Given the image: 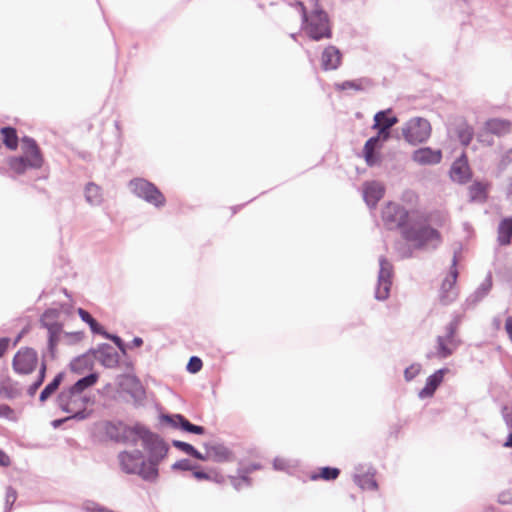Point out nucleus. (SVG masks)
Returning a JSON list of instances; mask_svg holds the SVG:
<instances>
[{
  "label": "nucleus",
  "mask_w": 512,
  "mask_h": 512,
  "mask_svg": "<svg viewBox=\"0 0 512 512\" xmlns=\"http://www.w3.org/2000/svg\"><path fill=\"white\" fill-rule=\"evenodd\" d=\"M60 310L56 308L47 309L40 318L41 325L48 330L47 349L42 354V361L39 367L36 380L27 388V394L33 397L39 387L43 384L46 376L47 364L46 357L51 359L55 357L56 347L60 342L62 335V324L59 322Z\"/></svg>",
  "instance_id": "nucleus-1"
},
{
  "label": "nucleus",
  "mask_w": 512,
  "mask_h": 512,
  "mask_svg": "<svg viewBox=\"0 0 512 512\" xmlns=\"http://www.w3.org/2000/svg\"><path fill=\"white\" fill-rule=\"evenodd\" d=\"M401 235L413 248L419 250H434L442 242L439 231L432 228L428 219L418 212L411 213L408 223L401 230Z\"/></svg>",
  "instance_id": "nucleus-2"
},
{
  "label": "nucleus",
  "mask_w": 512,
  "mask_h": 512,
  "mask_svg": "<svg viewBox=\"0 0 512 512\" xmlns=\"http://www.w3.org/2000/svg\"><path fill=\"white\" fill-rule=\"evenodd\" d=\"M129 435H136V443L141 440L143 448L148 454V471L145 472L144 480L154 482L158 478V465L166 457L169 446L157 434L151 432L141 424H136L134 430H128Z\"/></svg>",
  "instance_id": "nucleus-3"
},
{
  "label": "nucleus",
  "mask_w": 512,
  "mask_h": 512,
  "mask_svg": "<svg viewBox=\"0 0 512 512\" xmlns=\"http://www.w3.org/2000/svg\"><path fill=\"white\" fill-rule=\"evenodd\" d=\"M292 6L300 13L302 28L308 37L314 41L330 39L332 37V28L328 14L321 8L319 0H309L308 8L300 1H296Z\"/></svg>",
  "instance_id": "nucleus-4"
},
{
  "label": "nucleus",
  "mask_w": 512,
  "mask_h": 512,
  "mask_svg": "<svg viewBox=\"0 0 512 512\" xmlns=\"http://www.w3.org/2000/svg\"><path fill=\"white\" fill-rule=\"evenodd\" d=\"M21 142L22 155L7 159L9 170L16 175H23L30 169H39L44 162L40 148L34 139L25 136Z\"/></svg>",
  "instance_id": "nucleus-5"
},
{
  "label": "nucleus",
  "mask_w": 512,
  "mask_h": 512,
  "mask_svg": "<svg viewBox=\"0 0 512 512\" xmlns=\"http://www.w3.org/2000/svg\"><path fill=\"white\" fill-rule=\"evenodd\" d=\"M88 401V397L70 388L61 391L57 397L59 408L63 412L70 414V418L76 420H84L87 418L88 413L86 412V405Z\"/></svg>",
  "instance_id": "nucleus-6"
},
{
  "label": "nucleus",
  "mask_w": 512,
  "mask_h": 512,
  "mask_svg": "<svg viewBox=\"0 0 512 512\" xmlns=\"http://www.w3.org/2000/svg\"><path fill=\"white\" fill-rule=\"evenodd\" d=\"M129 190L138 198L161 208L166 203L163 193L150 181L144 178H134L128 183Z\"/></svg>",
  "instance_id": "nucleus-7"
},
{
  "label": "nucleus",
  "mask_w": 512,
  "mask_h": 512,
  "mask_svg": "<svg viewBox=\"0 0 512 512\" xmlns=\"http://www.w3.org/2000/svg\"><path fill=\"white\" fill-rule=\"evenodd\" d=\"M458 328L457 320L451 321L445 327V334L436 338V346L434 356L438 359H446L450 357L460 345V340L456 337Z\"/></svg>",
  "instance_id": "nucleus-8"
},
{
  "label": "nucleus",
  "mask_w": 512,
  "mask_h": 512,
  "mask_svg": "<svg viewBox=\"0 0 512 512\" xmlns=\"http://www.w3.org/2000/svg\"><path fill=\"white\" fill-rule=\"evenodd\" d=\"M402 135L404 139L412 145L423 143L428 140L431 135V125L429 121L424 118H412L402 127Z\"/></svg>",
  "instance_id": "nucleus-9"
},
{
  "label": "nucleus",
  "mask_w": 512,
  "mask_h": 512,
  "mask_svg": "<svg viewBox=\"0 0 512 512\" xmlns=\"http://www.w3.org/2000/svg\"><path fill=\"white\" fill-rule=\"evenodd\" d=\"M118 460L121 469L127 474H137L144 480L148 471V463L140 450L123 451L119 453Z\"/></svg>",
  "instance_id": "nucleus-10"
},
{
  "label": "nucleus",
  "mask_w": 512,
  "mask_h": 512,
  "mask_svg": "<svg viewBox=\"0 0 512 512\" xmlns=\"http://www.w3.org/2000/svg\"><path fill=\"white\" fill-rule=\"evenodd\" d=\"M411 213H409L400 204L389 202L382 209V220L385 227L389 230L400 229L409 221Z\"/></svg>",
  "instance_id": "nucleus-11"
},
{
  "label": "nucleus",
  "mask_w": 512,
  "mask_h": 512,
  "mask_svg": "<svg viewBox=\"0 0 512 512\" xmlns=\"http://www.w3.org/2000/svg\"><path fill=\"white\" fill-rule=\"evenodd\" d=\"M38 353L30 347L21 348L13 357L12 366L19 375L31 374L38 366Z\"/></svg>",
  "instance_id": "nucleus-12"
},
{
  "label": "nucleus",
  "mask_w": 512,
  "mask_h": 512,
  "mask_svg": "<svg viewBox=\"0 0 512 512\" xmlns=\"http://www.w3.org/2000/svg\"><path fill=\"white\" fill-rule=\"evenodd\" d=\"M393 266L385 258H379L378 281L375 289V298L379 301L386 300L389 297L392 285Z\"/></svg>",
  "instance_id": "nucleus-13"
},
{
  "label": "nucleus",
  "mask_w": 512,
  "mask_h": 512,
  "mask_svg": "<svg viewBox=\"0 0 512 512\" xmlns=\"http://www.w3.org/2000/svg\"><path fill=\"white\" fill-rule=\"evenodd\" d=\"M353 481L362 490L376 491L378 489V484L375 480V470L371 466H357L353 475Z\"/></svg>",
  "instance_id": "nucleus-14"
},
{
  "label": "nucleus",
  "mask_w": 512,
  "mask_h": 512,
  "mask_svg": "<svg viewBox=\"0 0 512 512\" xmlns=\"http://www.w3.org/2000/svg\"><path fill=\"white\" fill-rule=\"evenodd\" d=\"M134 426H127L122 422L118 423H107L106 433L107 435L117 441L136 445V435H129L128 430H134Z\"/></svg>",
  "instance_id": "nucleus-15"
},
{
  "label": "nucleus",
  "mask_w": 512,
  "mask_h": 512,
  "mask_svg": "<svg viewBox=\"0 0 512 512\" xmlns=\"http://www.w3.org/2000/svg\"><path fill=\"white\" fill-rule=\"evenodd\" d=\"M457 264V254L454 253L452 259V269L450 272V276L445 278L441 285V294L440 299L443 304H449L456 298V292L454 291V285L456 283V279L458 276V271L455 268Z\"/></svg>",
  "instance_id": "nucleus-16"
},
{
  "label": "nucleus",
  "mask_w": 512,
  "mask_h": 512,
  "mask_svg": "<svg viewBox=\"0 0 512 512\" xmlns=\"http://www.w3.org/2000/svg\"><path fill=\"white\" fill-rule=\"evenodd\" d=\"M391 110L379 111L374 116L373 129H377L378 133L382 135V141H386L390 137V129L398 123L396 116H388Z\"/></svg>",
  "instance_id": "nucleus-17"
},
{
  "label": "nucleus",
  "mask_w": 512,
  "mask_h": 512,
  "mask_svg": "<svg viewBox=\"0 0 512 512\" xmlns=\"http://www.w3.org/2000/svg\"><path fill=\"white\" fill-rule=\"evenodd\" d=\"M411 158L419 165H437L442 160V151L440 149L422 147L415 150Z\"/></svg>",
  "instance_id": "nucleus-18"
},
{
  "label": "nucleus",
  "mask_w": 512,
  "mask_h": 512,
  "mask_svg": "<svg viewBox=\"0 0 512 512\" xmlns=\"http://www.w3.org/2000/svg\"><path fill=\"white\" fill-rule=\"evenodd\" d=\"M341 61L342 53L334 45H328L321 54V68L325 71L338 69Z\"/></svg>",
  "instance_id": "nucleus-19"
},
{
  "label": "nucleus",
  "mask_w": 512,
  "mask_h": 512,
  "mask_svg": "<svg viewBox=\"0 0 512 512\" xmlns=\"http://www.w3.org/2000/svg\"><path fill=\"white\" fill-rule=\"evenodd\" d=\"M448 372L447 368H441L437 371H435L432 375H430L427 380L424 388H422L419 393L418 397L420 399H426L429 397H432L437 390V388L440 386V384L443 381V378L445 374Z\"/></svg>",
  "instance_id": "nucleus-20"
},
{
  "label": "nucleus",
  "mask_w": 512,
  "mask_h": 512,
  "mask_svg": "<svg viewBox=\"0 0 512 512\" xmlns=\"http://www.w3.org/2000/svg\"><path fill=\"white\" fill-rule=\"evenodd\" d=\"M95 357L106 368H114L119 363L117 351L109 344H101L95 352Z\"/></svg>",
  "instance_id": "nucleus-21"
},
{
  "label": "nucleus",
  "mask_w": 512,
  "mask_h": 512,
  "mask_svg": "<svg viewBox=\"0 0 512 512\" xmlns=\"http://www.w3.org/2000/svg\"><path fill=\"white\" fill-rule=\"evenodd\" d=\"M451 179L458 183H466L470 178V171L466 156L462 154L457 158L450 170Z\"/></svg>",
  "instance_id": "nucleus-22"
},
{
  "label": "nucleus",
  "mask_w": 512,
  "mask_h": 512,
  "mask_svg": "<svg viewBox=\"0 0 512 512\" xmlns=\"http://www.w3.org/2000/svg\"><path fill=\"white\" fill-rule=\"evenodd\" d=\"M385 192L384 186L376 181L366 183L363 189V198L366 204L374 208L378 201L383 197Z\"/></svg>",
  "instance_id": "nucleus-23"
},
{
  "label": "nucleus",
  "mask_w": 512,
  "mask_h": 512,
  "mask_svg": "<svg viewBox=\"0 0 512 512\" xmlns=\"http://www.w3.org/2000/svg\"><path fill=\"white\" fill-rule=\"evenodd\" d=\"M485 130L497 137L508 135L512 130V124L507 119L491 118L485 122Z\"/></svg>",
  "instance_id": "nucleus-24"
},
{
  "label": "nucleus",
  "mask_w": 512,
  "mask_h": 512,
  "mask_svg": "<svg viewBox=\"0 0 512 512\" xmlns=\"http://www.w3.org/2000/svg\"><path fill=\"white\" fill-rule=\"evenodd\" d=\"M372 86V81L369 78L363 77L355 80H346L341 83L335 84V89L338 91L353 90L356 92L365 91Z\"/></svg>",
  "instance_id": "nucleus-25"
},
{
  "label": "nucleus",
  "mask_w": 512,
  "mask_h": 512,
  "mask_svg": "<svg viewBox=\"0 0 512 512\" xmlns=\"http://www.w3.org/2000/svg\"><path fill=\"white\" fill-rule=\"evenodd\" d=\"M86 202L91 206H99L103 202V193L100 186L93 182L86 184L84 189Z\"/></svg>",
  "instance_id": "nucleus-26"
},
{
  "label": "nucleus",
  "mask_w": 512,
  "mask_h": 512,
  "mask_svg": "<svg viewBox=\"0 0 512 512\" xmlns=\"http://www.w3.org/2000/svg\"><path fill=\"white\" fill-rule=\"evenodd\" d=\"M497 241L499 245L506 246L512 239V217L504 218L498 225Z\"/></svg>",
  "instance_id": "nucleus-27"
},
{
  "label": "nucleus",
  "mask_w": 512,
  "mask_h": 512,
  "mask_svg": "<svg viewBox=\"0 0 512 512\" xmlns=\"http://www.w3.org/2000/svg\"><path fill=\"white\" fill-rule=\"evenodd\" d=\"M492 287L491 277L488 276L479 287L467 298V302L470 305H475L480 302L490 291Z\"/></svg>",
  "instance_id": "nucleus-28"
},
{
  "label": "nucleus",
  "mask_w": 512,
  "mask_h": 512,
  "mask_svg": "<svg viewBox=\"0 0 512 512\" xmlns=\"http://www.w3.org/2000/svg\"><path fill=\"white\" fill-rule=\"evenodd\" d=\"M230 451L228 448H226L223 445H214L207 449V456L206 459L210 458L217 462H223L229 459L230 457Z\"/></svg>",
  "instance_id": "nucleus-29"
},
{
  "label": "nucleus",
  "mask_w": 512,
  "mask_h": 512,
  "mask_svg": "<svg viewBox=\"0 0 512 512\" xmlns=\"http://www.w3.org/2000/svg\"><path fill=\"white\" fill-rule=\"evenodd\" d=\"M64 374L62 372L58 373L54 379L48 383L44 389L41 391L39 400L43 403L45 402L60 386L63 381Z\"/></svg>",
  "instance_id": "nucleus-30"
},
{
  "label": "nucleus",
  "mask_w": 512,
  "mask_h": 512,
  "mask_svg": "<svg viewBox=\"0 0 512 512\" xmlns=\"http://www.w3.org/2000/svg\"><path fill=\"white\" fill-rule=\"evenodd\" d=\"M3 136V143L10 150H15L18 146V136L16 130L12 127H3L0 129Z\"/></svg>",
  "instance_id": "nucleus-31"
},
{
  "label": "nucleus",
  "mask_w": 512,
  "mask_h": 512,
  "mask_svg": "<svg viewBox=\"0 0 512 512\" xmlns=\"http://www.w3.org/2000/svg\"><path fill=\"white\" fill-rule=\"evenodd\" d=\"M172 445L175 448L181 450L182 452H184L198 460H202V461L206 460V457L189 443H186V442H183L180 440H173Z\"/></svg>",
  "instance_id": "nucleus-32"
},
{
  "label": "nucleus",
  "mask_w": 512,
  "mask_h": 512,
  "mask_svg": "<svg viewBox=\"0 0 512 512\" xmlns=\"http://www.w3.org/2000/svg\"><path fill=\"white\" fill-rule=\"evenodd\" d=\"M98 380V375L96 373H91L81 379H79L74 385L70 387L76 392L83 394V391L94 384H96Z\"/></svg>",
  "instance_id": "nucleus-33"
},
{
  "label": "nucleus",
  "mask_w": 512,
  "mask_h": 512,
  "mask_svg": "<svg viewBox=\"0 0 512 512\" xmlns=\"http://www.w3.org/2000/svg\"><path fill=\"white\" fill-rule=\"evenodd\" d=\"M78 314L80 318L89 325L93 333L100 335H102V333H105V329L91 316L89 312L82 308H79Z\"/></svg>",
  "instance_id": "nucleus-34"
},
{
  "label": "nucleus",
  "mask_w": 512,
  "mask_h": 512,
  "mask_svg": "<svg viewBox=\"0 0 512 512\" xmlns=\"http://www.w3.org/2000/svg\"><path fill=\"white\" fill-rule=\"evenodd\" d=\"M177 420L180 422V429L184 432L197 435H203L205 433V428L203 426L192 424L185 417H179Z\"/></svg>",
  "instance_id": "nucleus-35"
},
{
  "label": "nucleus",
  "mask_w": 512,
  "mask_h": 512,
  "mask_svg": "<svg viewBox=\"0 0 512 512\" xmlns=\"http://www.w3.org/2000/svg\"><path fill=\"white\" fill-rule=\"evenodd\" d=\"M340 474V470L338 468H334V467H323L321 469V472L319 475H312L311 479L312 480H317L319 478L321 479H324V480H327V481H331V480H335Z\"/></svg>",
  "instance_id": "nucleus-36"
},
{
  "label": "nucleus",
  "mask_w": 512,
  "mask_h": 512,
  "mask_svg": "<svg viewBox=\"0 0 512 512\" xmlns=\"http://www.w3.org/2000/svg\"><path fill=\"white\" fill-rule=\"evenodd\" d=\"M474 132L470 126H462L458 129V138L462 145L468 146L473 138Z\"/></svg>",
  "instance_id": "nucleus-37"
},
{
  "label": "nucleus",
  "mask_w": 512,
  "mask_h": 512,
  "mask_svg": "<svg viewBox=\"0 0 512 512\" xmlns=\"http://www.w3.org/2000/svg\"><path fill=\"white\" fill-rule=\"evenodd\" d=\"M231 484L239 491L243 487H249L251 485V479L245 474L239 473V476L231 478Z\"/></svg>",
  "instance_id": "nucleus-38"
},
{
  "label": "nucleus",
  "mask_w": 512,
  "mask_h": 512,
  "mask_svg": "<svg viewBox=\"0 0 512 512\" xmlns=\"http://www.w3.org/2000/svg\"><path fill=\"white\" fill-rule=\"evenodd\" d=\"M17 498V492L12 487H8L6 490V498H5V512H9L15 503Z\"/></svg>",
  "instance_id": "nucleus-39"
},
{
  "label": "nucleus",
  "mask_w": 512,
  "mask_h": 512,
  "mask_svg": "<svg viewBox=\"0 0 512 512\" xmlns=\"http://www.w3.org/2000/svg\"><path fill=\"white\" fill-rule=\"evenodd\" d=\"M179 417H184L181 414H166L161 416V421L167 423L172 428L180 429V422L177 420Z\"/></svg>",
  "instance_id": "nucleus-40"
},
{
  "label": "nucleus",
  "mask_w": 512,
  "mask_h": 512,
  "mask_svg": "<svg viewBox=\"0 0 512 512\" xmlns=\"http://www.w3.org/2000/svg\"><path fill=\"white\" fill-rule=\"evenodd\" d=\"M421 371V365L414 363L407 367L404 371V377L406 381L413 380Z\"/></svg>",
  "instance_id": "nucleus-41"
},
{
  "label": "nucleus",
  "mask_w": 512,
  "mask_h": 512,
  "mask_svg": "<svg viewBox=\"0 0 512 512\" xmlns=\"http://www.w3.org/2000/svg\"><path fill=\"white\" fill-rule=\"evenodd\" d=\"M195 465L189 459H181L172 465L173 470L192 471Z\"/></svg>",
  "instance_id": "nucleus-42"
},
{
  "label": "nucleus",
  "mask_w": 512,
  "mask_h": 512,
  "mask_svg": "<svg viewBox=\"0 0 512 512\" xmlns=\"http://www.w3.org/2000/svg\"><path fill=\"white\" fill-rule=\"evenodd\" d=\"M202 360L197 357V356H192L189 361H188V364H187V370L190 372V373H197L201 370L202 368Z\"/></svg>",
  "instance_id": "nucleus-43"
},
{
  "label": "nucleus",
  "mask_w": 512,
  "mask_h": 512,
  "mask_svg": "<svg viewBox=\"0 0 512 512\" xmlns=\"http://www.w3.org/2000/svg\"><path fill=\"white\" fill-rule=\"evenodd\" d=\"M381 140L382 135H380L379 133L376 136L369 138L364 145V151L375 152Z\"/></svg>",
  "instance_id": "nucleus-44"
},
{
  "label": "nucleus",
  "mask_w": 512,
  "mask_h": 512,
  "mask_svg": "<svg viewBox=\"0 0 512 512\" xmlns=\"http://www.w3.org/2000/svg\"><path fill=\"white\" fill-rule=\"evenodd\" d=\"M102 336L106 339L113 341L114 344L119 348V350L121 352H123V353L126 352V346L119 336L110 334L106 330H105V333H102Z\"/></svg>",
  "instance_id": "nucleus-45"
},
{
  "label": "nucleus",
  "mask_w": 512,
  "mask_h": 512,
  "mask_svg": "<svg viewBox=\"0 0 512 512\" xmlns=\"http://www.w3.org/2000/svg\"><path fill=\"white\" fill-rule=\"evenodd\" d=\"M502 417L509 429H512V405H505L502 408Z\"/></svg>",
  "instance_id": "nucleus-46"
},
{
  "label": "nucleus",
  "mask_w": 512,
  "mask_h": 512,
  "mask_svg": "<svg viewBox=\"0 0 512 512\" xmlns=\"http://www.w3.org/2000/svg\"><path fill=\"white\" fill-rule=\"evenodd\" d=\"M510 164H512V148L505 151L499 161V166L501 169L507 168Z\"/></svg>",
  "instance_id": "nucleus-47"
},
{
  "label": "nucleus",
  "mask_w": 512,
  "mask_h": 512,
  "mask_svg": "<svg viewBox=\"0 0 512 512\" xmlns=\"http://www.w3.org/2000/svg\"><path fill=\"white\" fill-rule=\"evenodd\" d=\"M498 502L503 505L511 504L512 503V489L502 491L498 495Z\"/></svg>",
  "instance_id": "nucleus-48"
},
{
  "label": "nucleus",
  "mask_w": 512,
  "mask_h": 512,
  "mask_svg": "<svg viewBox=\"0 0 512 512\" xmlns=\"http://www.w3.org/2000/svg\"><path fill=\"white\" fill-rule=\"evenodd\" d=\"M259 469H261V465L259 463H251L249 465L239 468L238 473H243L246 476H248L250 473Z\"/></svg>",
  "instance_id": "nucleus-49"
},
{
  "label": "nucleus",
  "mask_w": 512,
  "mask_h": 512,
  "mask_svg": "<svg viewBox=\"0 0 512 512\" xmlns=\"http://www.w3.org/2000/svg\"><path fill=\"white\" fill-rule=\"evenodd\" d=\"M273 467L275 470L284 471L289 467V465L287 460L284 458L276 457L273 461Z\"/></svg>",
  "instance_id": "nucleus-50"
},
{
  "label": "nucleus",
  "mask_w": 512,
  "mask_h": 512,
  "mask_svg": "<svg viewBox=\"0 0 512 512\" xmlns=\"http://www.w3.org/2000/svg\"><path fill=\"white\" fill-rule=\"evenodd\" d=\"M364 156H365L366 163L369 166L375 165L377 163V161H378V157H377V154L375 152L364 151Z\"/></svg>",
  "instance_id": "nucleus-51"
},
{
  "label": "nucleus",
  "mask_w": 512,
  "mask_h": 512,
  "mask_svg": "<svg viewBox=\"0 0 512 512\" xmlns=\"http://www.w3.org/2000/svg\"><path fill=\"white\" fill-rule=\"evenodd\" d=\"M133 384H134V391L132 392V396L134 398H140L144 394L143 388H142L141 384L136 380H133Z\"/></svg>",
  "instance_id": "nucleus-52"
},
{
  "label": "nucleus",
  "mask_w": 512,
  "mask_h": 512,
  "mask_svg": "<svg viewBox=\"0 0 512 512\" xmlns=\"http://www.w3.org/2000/svg\"><path fill=\"white\" fill-rule=\"evenodd\" d=\"M505 331L512 343V316H508L505 320Z\"/></svg>",
  "instance_id": "nucleus-53"
},
{
  "label": "nucleus",
  "mask_w": 512,
  "mask_h": 512,
  "mask_svg": "<svg viewBox=\"0 0 512 512\" xmlns=\"http://www.w3.org/2000/svg\"><path fill=\"white\" fill-rule=\"evenodd\" d=\"M10 339L9 338H0V357L4 355L6 350L8 349Z\"/></svg>",
  "instance_id": "nucleus-54"
},
{
  "label": "nucleus",
  "mask_w": 512,
  "mask_h": 512,
  "mask_svg": "<svg viewBox=\"0 0 512 512\" xmlns=\"http://www.w3.org/2000/svg\"><path fill=\"white\" fill-rule=\"evenodd\" d=\"M85 361V358L84 357H78L76 359H74L71 364H70V367L73 371H76L79 369L81 363Z\"/></svg>",
  "instance_id": "nucleus-55"
},
{
  "label": "nucleus",
  "mask_w": 512,
  "mask_h": 512,
  "mask_svg": "<svg viewBox=\"0 0 512 512\" xmlns=\"http://www.w3.org/2000/svg\"><path fill=\"white\" fill-rule=\"evenodd\" d=\"M10 464V459L9 457L3 452L0 450V466H8Z\"/></svg>",
  "instance_id": "nucleus-56"
},
{
  "label": "nucleus",
  "mask_w": 512,
  "mask_h": 512,
  "mask_svg": "<svg viewBox=\"0 0 512 512\" xmlns=\"http://www.w3.org/2000/svg\"><path fill=\"white\" fill-rule=\"evenodd\" d=\"M193 476L198 480H204L209 478V475L204 471H194Z\"/></svg>",
  "instance_id": "nucleus-57"
},
{
  "label": "nucleus",
  "mask_w": 512,
  "mask_h": 512,
  "mask_svg": "<svg viewBox=\"0 0 512 512\" xmlns=\"http://www.w3.org/2000/svg\"><path fill=\"white\" fill-rule=\"evenodd\" d=\"M471 189L475 194H480L484 192V187L480 183L474 184Z\"/></svg>",
  "instance_id": "nucleus-58"
},
{
  "label": "nucleus",
  "mask_w": 512,
  "mask_h": 512,
  "mask_svg": "<svg viewBox=\"0 0 512 512\" xmlns=\"http://www.w3.org/2000/svg\"><path fill=\"white\" fill-rule=\"evenodd\" d=\"M71 419L70 416L67 417V418H64V419H56L52 422V425L54 428H57L59 427L60 425H62L65 421Z\"/></svg>",
  "instance_id": "nucleus-59"
},
{
  "label": "nucleus",
  "mask_w": 512,
  "mask_h": 512,
  "mask_svg": "<svg viewBox=\"0 0 512 512\" xmlns=\"http://www.w3.org/2000/svg\"><path fill=\"white\" fill-rule=\"evenodd\" d=\"M143 344V340L140 337H135L132 340L131 347H140Z\"/></svg>",
  "instance_id": "nucleus-60"
},
{
  "label": "nucleus",
  "mask_w": 512,
  "mask_h": 512,
  "mask_svg": "<svg viewBox=\"0 0 512 512\" xmlns=\"http://www.w3.org/2000/svg\"><path fill=\"white\" fill-rule=\"evenodd\" d=\"M401 256L403 258H409L412 256V249L410 247H407L404 249V251L401 252Z\"/></svg>",
  "instance_id": "nucleus-61"
},
{
  "label": "nucleus",
  "mask_w": 512,
  "mask_h": 512,
  "mask_svg": "<svg viewBox=\"0 0 512 512\" xmlns=\"http://www.w3.org/2000/svg\"><path fill=\"white\" fill-rule=\"evenodd\" d=\"M492 324H493V326H494L496 329H499V328H500V326H501V320H500V318L495 317V318L493 319V321H492Z\"/></svg>",
  "instance_id": "nucleus-62"
},
{
  "label": "nucleus",
  "mask_w": 512,
  "mask_h": 512,
  "mask_svg": "<svg viewBox=\"0 0 512 512\" xmlns=\"http://www.w3.org/2000/svg\"><path fill=\"white\" fill-rule=\"evenodd\" d=\"M505 447H512V432L508 435L507 440L504 443Z\"/></svg>",
  "instance_id": "nucleus-63"
},
{
  "label": "nucleus",
  "mask_w": 512,
  "mask_h": 512,
  "mask_svg": "<svg viewBox=\"0 0 512 512\" xmlns=\"http://www.w3.org/2000/svg\"><path fill=\"white\" fill-rule=\"evenodd\" d=\"M507 196L512 200V182L507 187Z\"/></svg>",
  "instance_id": "nucleus-64"
}]
</instances>
